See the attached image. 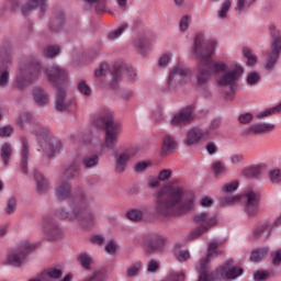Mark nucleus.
<instances>
[{
  "instance_id": "f257e3e1",
  "label": "nucleus",
  "mask_w": 281,
  "mask_h": 281,
  "mask_svg": "<svg viewBox=\"0 0 281 281\" xmlns=\"http://www.w3.org/2000/svg\"><path fill=\"white\" fill-rule=\"evenodd\" d=\"M43 71L57 89L56 110L74 113L77 109L76 99L67 101L66 92L69 75L67 74V70L61 69L58 66H50L48 69L44 70L38 61H30L27 64L21 63L16 71L15 89L23 91V89L29 87V85H32L34 80H38Z\"/></svg>"
},
{
  "instance_id": "f03ea898",
  "label": "nucleus",
  "mask_w": 281,
  "mask_h": 281,
  "mask_svg": "<svg viewBox=\"0 0 281 281\" xmlns=\"http://www.w3.org/2000/svg\"><path fill=\"white\" fill-rule=\"evenodd\" d=\"M79 171L80 168L76 164H72L64 171L61 183L56 188L55 193L58 201L68 200L72 214H69L65 209L60 207L57 209L56 216L63 220L78 221L81 227L89 229V227L95 225V216L89 211V203H91L92 199L87 196L82 190H79L77 194L71 193V183L68 181V179H74Z\"/></svg>"
},
{
  "instance_id": "7ed1b4c3",
  "label": "nucleus",
  "mask_w": 281,
  "mask_h": 281,
  "mask_svg": "<svg viewBox=\"0 0 281 281\" xmlns=\"http://www.w3.org/2000/svg\"><path fill=\"white\" fill-rule=\"evenodd\" d=\"M196 86L204 87L202 90L203 98H212V92L207 89V82L212 76H218L223 74L217 79L218 87H229L231 92L225 95L226 100H234V91L238 87V80L245 74V68L239 64H233L231 69L227 70V63L225 60L214 61L209 59L207 64L198 63L196 68Z\"/></svg>"
},
{
  "instance_id": "20e7f679",
  "label": "nucleus",
  "mask_w": 281,
  "mask_h": 281,
  "mask_svg": "<svg viewBox=\"0 0 281 281\" xmlns=\"http://www.w3.org/2000/svg\"><path fill=\"white\" fill-rule=\"evenodd\" d=\"M195 196L181 187L166 184L156 193V214L165 218L181 216L194 210Z\"/></svg>"
},
{
  "instance_id": "39448f33",
  "label": "nucleus",
  "mask_w": 281,
  "mask_h": 281,
  "mask_svg": "<svg viewBox=\"0 0 281 281\" xmlns=\"http://www.w3.org/2000/svg\"><path fill=\"white\" fill-rule=\"evenodd\" d=\"M223 239H213L207 245V255L205 258L201 259L200 263L196 267L199 281H214L218 280V278H223L224 280H237L243 276V268L234 267V261L228 260L222 267L216 270V273L210 271V260L215 258V256H221L223 254Z\"/></svg>"
},
{
  "instance_id": "423d86ee",
  "label": "nucleus",
  "mask_w": 281,
  "mask_h": 281,
  "mask_svg": "<svg viewBox=\"0 0 281 281\" xmlns=\"http://www.w3.org/2000/svg\"><path fill=\"white\" fill-rule=\"evenodd\" d=\"M92 124L95 128H104L105 131L102 148L111 150L117 146V139L122 135V124L113 120V112L110 109H101L98 116L92 121Z\"/></svg>"
},
{
  "instance_id": "0eeeda50",
  "label": "nucleus",
  "mask_w": 281,
  "mask_h": 281,
  "mask_svg": "<svg viewBox=\"0 0 281 281\" xmlns=\"http://www.w3.org/2000/svg\"><path fill=\"white\" fill-rule=\"evenodd\" d=\"M216 47H218V41L209 40L205 43V35L203 33H198L191 47V54L198 58V63H204L207 65V63L212 60V56H214Z\"/></svg>"
},
{
  "instance_id": "6e6552de",
  "label": "nucleus",
  "mask_w": 281,
  "mask_h": 281,
  "mask_svg": "<svg viewBox=\"0 0 281 281\" xmlns=\"http://www.w3.org/2000/svg\"><path fill=\"white\" fill-rule=\"evenodd\" d=\"M36 247H41V241L31 243L30 240H22L18 245L8 251L7 262L11 267H21L27 260V254L34 251Z\"/></svg>"
},
{
  "instance_id": "1a4fd4ad",
  "label": "nucleus",
  "mask_w": 281,
  "mask_h": 281,
  "mask_svg": "<svg viewBox=\"0 0 281 281\" xmlns=\"http://www.w3.org/2000/svg\"><path fill=\"white\" fill-rule=\"evenodd\" d=\"M37 140L41 145L43 153L49 158L56 157V155L60 154L63 149V142L57 138H52V134L49 133V128L40 127V131L35 133Z\"/></svg>"
},
{
  "instance_id": "9d476101",
  "label": "nucleus",
  "mask_w": 281,
  "mask_h": 281,
  "mask_svg": "<svg viewBox=\"0 0 281 281\" xmlns=\"http://www.w3.org/2000/svg\"><path fill=\"white\" fill-rule=\"evenodd\" d=\"M192 78V70L183 64H176L169 71L166 91H177L181 85H186Z\"/></svg>"
},
{
  "instance_id": "9b49d317",
  "label": "nucleus",
  "mask_w": 281,
  "mask_h": 281,
  "mask_svg": "<svg viewBox=\"0 0 281 281\" xmlns=\"http://www.w3.org/2000/svg\"><path fill=\"white\" fill-rule=\"evenodd\" d=\"M218 126H221V119H214L209 128H192L187 135L186 144L192 146V144H199L201 139H214L218 135Z\"/></svg>"
},
{
  "instance_id": "f8f14e48",
  "label": "nucleus",
  "mask_w": 281,
  "mask_h": 281,
  "mask_svg": "<svg viewBox=\"0 0 281 281\" xmlns=\"http://www.w3.org/2000/svg\"><path fill=\"white\" fill-rule=\"evenodd\" d=\"M245 202V212L248 213L249 216H254L258 212V193L254 192V190H248L240 195L226 196L222 200V205H234V203H238V201Z\"/></svg>"
},
{
  "instance_id": "ddd939ff",
  "label": "nucleus",
  "mask_w": 281,
  "mask_h": 281,
  "mask_svg": "<svg viewBox=\"0 0 281 281\" xmlns=\"http://www.w3.org/2000/svg\"><path fill=\"white\" fill-rule=\"evenodd\" d=\"M193 223L198 225V227L190 234L191 239L199 238L206 232H210V229L216 225L217 220L216 216H210V214L202 212L193 216Z\"/></svg>"
},
{
  "instance_id": "4468645a",
  "label": "nucleus",
  "mask_w": 281,
  "mask_h": 281,
  "mask_svg": "<svg viewBox=\"0 0 281 281\" xmlns=\"http://www.w3.org/2000/svg\"><path fill=\"white\" fill-rule=\"evenodd\" d=\"M122 76H125V78L130 82H135L137 78V71L132 66H128L124 63H119L114 65L112 70V82H111V89H117L120 85V80L122 79Z\"/></svg>"
},
{
  "instance_id": "2eb2a0df",
  "label": "nucleus",
  "mask_w": 281,
  "mask_h": 281,
  "mask_svg": "<svg viewBox=\"0 0 281 281\" xmlns=\"http://www.w3.org/2000/svg\"><path fill=\"white\" fill-rule=\"evenodd\" d=\"M12 63V49L10 46L0 47V87H7L10 82V71L8 65Z\"/></svg>"
},
{
  "instance_id": "dca6fc26",
  "label": "nucleus",
  "mask_w": 281,
  "mask_h": 281,
  "mask_svg": "<svg viewBox=\"0 0 281 281\" xmlns=\"http://www.w3.org/2000/svg\"><path fill=\"white\" fill-rule=\"evenodd\" d=\"M42 232L47 240H58L63 237V231L52 216H45L42 221Z\"/></svg>"
},
{
  "instance_id": "f3484780",
  "label": "nucleus",
  "mask_w": 281,
  "mask_h": 281,
  "mask_svg": "<svg viewBox=\"0 0 281 281\" xmlns=\"http://www.w3.org/2000/svg\"><path fill=\"white\" fill-rule=\"evenodd\" d=\"M194 120V106L188 105L171 117L172 126H186Z\"/></svg>"
},
{
  "instance_id": "a211bd4d",
  "label": "nucleus",
  "mask_w": 281,
  "mask_h": 281,
  "mask_svg": "<svg viewBox=\"0 0 281 281\" xmlns=\"http://www.w3.org/2000/svg\"><path fill=\"white\" fill-rule=\"evenodd\" d=\"M281 50V36H273L272 40V50L268 55V60L266 63V70L271 71L273 67H276V63H278V58L280 57Z\"/></svg>"
},
{
  "instance_id": "6ab92c4d",
  "label": "nucleus",
  "mask_w": 281,
  "mask_h": 281,
  "mask_svg": "<svg viewBox=\"0 0 281 281\" xmlns=\"http://www.w3.org/2000/svg\"><path fill=\"white\" fill-rule=\"evenodd\" d=\"M137 155V149H128L115 156V170L116 172H124L128 161Z\"/></svg>"
},
{
  "instance_id": "aec40b11",
  "label": "nucleus",
  "mask_w": 281,
  "mask_h": 281,
  "mask_svg": "<svg viewBox=\"0 0 281 281\" xmlns=\"http://www.w3.org/2000/svg\"><path fill=\"white\" fill-rule=\"evenodd\" d=\"M34 10H40L42 14H45L47 12V0H29L27 3L21 7L24 16L32 14Z\"/></svg>"
},
{
  "instance_id": "412c9836",
  "label": "nucleus",
  "mask_w": 281,
  "mask_h": 281,
  "mask_svg": "<svg viewBox=\"0 0 281 281\" xmlns=\"http://www.w3.org/2000/svg\"><path fill=\"white\" fill-rule=\"evenodd\" d=\"M276 128V125L271 123H255L247 127V134L263 135L265 133H271Z\"/></svg>"
},
{
  "instance_id": "4be33fe9",
  "label": "nucleus",
  "mask_w": 281,
  "mask_h": 281,
  "mask_svg": "<svg viewBox=\"0 0 281 281\" xmlns=\"http://www.w3.org/2000/svg\"><path fill=\"white\" fill-rule=\"evenodd\" d=\"M41 273H42L43 281L60 280V278H63V267L54 266V267L43 270Z\"/></svg>"
},
{
  "instance_id": "5701e85b",
  "label": "nucleus",
  "mask_w": 281,
  "mask_h": 281,
  "mask_svg": "<svg viewBox=\"0 0 281 281\" xmlns=\"http://www.w3.org/2000/svg\"><path fill=\"white\" fill-rule=\"evenodd\" d=\"M22 149H21V168L24 175H27V157L30 156V146L27 145V138L22 137Z\"/></svg>"
},
{
  "instance_id": "b1692460",
  "label": "nucleus",
  "mask_w": 281,
  "mask_h": 281,
  "mask_svg": "<svg viewBox=\"0 0 281 281\" xmlns=\"http://www.w3.org/2000/svg\"><path fill=\"white\" fill-rule=\"evenodd\" d=\"M33 98L38 106H45L49 100L47 99V92L43 88H35L33 90Z\"/></svg>"
},
{
  "instance_id": "393cba45",
  "label": "nucleus",
  "mask_w": 281,
  "mask_h": 281,
  "mask_svg": "<svg viewBox=\"0 0 281 281\" xmlns=\"http://www.w3.org/2000/svg\"><path fill=\"white\" fill-rule=\"evenodd\" d=\"M34 179L37 186V192H40V194H43V192H47V188H49V184L47 182V179H45V176H43V173L38 171H35Z\"/></svg>"
},
{
  "instance_id": "a878e982",
  "label": "nucleus",
  "mask_w": 281,
  "mask_h": 281,
  "mask_svg": "<svg viewBox=\"0 0 281 281\" xmlns=\"http://www.w3.org/2000/svg\"><path fill=\"white\" fill-rule=\"evenodd\" d=\"M175 148H177V142L175 140V137L171 135H165L162 139V155H166V153L175 151Z\"/></svg>"
},
{
  "instance_id": "bb28decb",
  "label": "nucleus",
  "mask_w": 281,
  "mask_h": 281,
  "mask_svg": "<svg viewBox=\"0 0 281 281\" xmlns=\"http://www.w3.org/2000/svg\"><path fill=\"white\" fill-rule=\"evenodd\" d=\"M65 25V14L63 12L59 15L50 21L49 30L52 32L58 33L63 31Z\"/></svg>"
},
{
  "instance_id": "cd10ccee",
  "label": "nucleus",
  "mask_w": 281,
  "mask_h": 281,
  "mask_svg": "<svg viewBox=\"0 0 281 281\" xmlns=\"http://www.w3.org/2000/svg\"><path fill=\"white\" fill-rule=\"evenodd\" d=\"M165 243L166 240L164 237L155 236L149 240L147 249H149V251H161V249H164Z\"/></svg>"
},
{
  "instance_id": "c85d7f7f",
  "label": "nucleus",
  "mask_w": 281,
  "mask_h": 281,
  "mask_svg": "<svg viewBox=\"0 0 281 281\" xmlns=\"http://www.w3.org/2000/svg\"><path fill=\"white\" fill-rule=\"evenodd\" d=\"M243 56L246 58V64L248 67H254L256 66V63H258V56L254 54V50H251L249 47L243 48Z\"/></svg>"
},
{
  "instance_id": "c756f323",
  "label": "nucleus",
  "mask_w": 281,
  "mask_h": 281,
  "mask_svg": "<svg viewBox=\"0 0 281 281\" xmlns=\"http://www.w3.org/2000/svg\"><path fill=\"white\" fill-rule=\"evenodd\" d=\"M18 126H25V124H36V119L30 112H22L16 120Z\"/></svg>"
},
{
  "instance_id": "7c9ffc66",
  "label": "nucleus",
  "mask_w": 281,
  "mask_h": 281,
  "mask_svg": "<svg viewBox=\"0 0 281 281\" xmlns=\"http://www.w3.org/2000/svg\"><path fill=\"white\" fill-rule=\"evenodd\" d=\"M0 156L4 166H8L10 164V157H12V144L4 143L1 147Z\"/></svg>"
},
{
  "instance_id": "2f4dec72",
  "label": "nucleus",
  "mask_w": 281,
  "mask_h": 281,
  "mask_svg": "<svg viewBox=\"0 0 281 281\" xmlns=\"http://www.w3.org/2000/svg\"><path fill=\"white\" fill-rule=\"evenodd\" d=\"M134 46L139 52V54H142V56H146V52H148L149 47L148 40H146V37H139L134 41Z\"/></svg>"
},
{
  "instance_id": "473e14b6",
  "label": "nucleus",
  "mask_w": 281,
  "mask_h": 281,
  "mask_svg": "<svg viewBox=\"0 0 281 281\" xmlns=\"http://www.w3.org/2000/svg\"><path fill=\"white\" fill-rule=\"evenodd\" d=\"M267 254H269V248H267V247L257 248V249L252 250L250 260L252 262H260V260H262V258H265L267 256Z\"/></svg>"
},
{
  "instance_id": "72a5a7b5",
  "label": "nucleus",
  "mask_w": 281,
  "mask_h": 281,
  "mask_svg": "<svg viewBox=\"0 0 281 281\" xmlns=\"http://www.w3.org/2000/svg\"><path fill=\"white\" fill-rule=\"evenodd\" d=\"M256 3V0H237V7L235 8V12L240 14V12H247L250 7Z\"/></svg>"
},
{
  "instance_id": "f704fd0d",
  "label": "nucleus",
  "mask_w": 281,
  "mask_h": 281,
  "mask_svg": "<svg viewBox=\"0 0 281 281\" xmlns=\"http://www.w3.org/2000/svg\"><path fill=\"white\" fill-rule=\"evenodd\" d=\"M100 161L98 155L87 156L81 160V164L85 168H95Z\"/></svg>"
},
{
  "instance_id": "c9c22d12",
  "label": "nucleus",
  "mask_w": 281,
  "mask_h": 281,
  "mask_svg": "<svg viewBox=\"0 0 281 281\" xmlns=\"http://www.w3.org/2000/svg\"><path fill=\"white\" fill-rule=\"evenodd\" d=\"M181 247H182V245L179 243L175 245L176 258H178L179 262H186V260H188V258H190V251L180 250Z\"/></svg>"
},
{
  "instance_id": "e433bc0d",
  "label": "nucleus",
  "mask_w": 281,
  "mask_h": 281,
  "mask_svg": "<svg viewBox=\"0 0 281 281\" xmlns=\"http://www.w3.org/2000/svg\"><path fill=\"white\" fill-rule=\"evenodd\" d=\"M262 172V166L257 165L254 167H248L243 170L244 177H260V173Z\"/></svg>"
},
{
  "instance_id": "4c0bfd02",
  "label": "nucleus",
  "mask_w": 281,
  "mask_h": 281,
  "mask_svg": "<svg viewBox=\"0 0 281 281\" xmlns=\"http://www.w3.org/2000/svg\"><path fill=\"white\" fill-rule=\"evenodd\" d=\"M77 89L81 95L89 98L92 93L91 86L86 80H80L77 85Z\"/></svg>"
},
{
  "instance_id": "58836bf2",
  "label": "nucleus",
  "mask_w": 281,
  "mask_h": 281,
  "mask_svg": "<svg viewBox=\"0 0 281 281\" xmlns=\"http://www.w3.org/2000/svg\"><path fill=\"white\" fill-rule=\"evenodd\" d=\"M128 30V23H123L120 29H116L109 33V40L110 41H117L122 34H124V31Z\"/></svg>"
},
{
  "instance_id": "ea45409f",
  "label": "nucleus",
  "mask_w": 281,
  "mask_h": 281,
  "mask_svg": "<svg viewBox=\"0 0 281 281\" xmlns=\"http://www.w3.org/2000/svg\"><path fill=\"white\" fill-rule=\"evenodd\" d=\"M170 60H172V53L166 52L158 59V67L161 69H166L170 65Z\"/></svg>"
},
{
  "instance_id": "a19ab883",
  "label": "nucleus",
  "mask_w": 281,
  "mask_h": 281,
  "mask_svg": "<svg viewBox=\"0 0 281 281\" xmlns=\"http://www.w3.org/2000/svg\"><path fill=\"white\" fill-rule=\"evenodd\" d=\"M126 216L130 221L137 222L144 218V212L142 210L132 209L127 211Z\"/></svg>"
},
{
  "instance_id": "79ce46f5",
  "label": "nucleus",
  "mask_w": 281,
  "mask_h": 281,
  "mask_svg": "<svg viewBox=\"0 0 281 281\" xmlns=\"http://www.w3.org/2000/svg\"><path fill=\"white\" fill-rule=\"evenodd\" d=\"M229 8H232V0H225L217 12L218 19H226L227 12H229Z\"/></svg>"
},
{
  "instance_id": "37998d69",
  "label": "nucleus",
  "mask_w": 281,
  "mask_h": 281,
  "mask_svg": "<svg viewBox=\"0 0 281 281\" xmlns=\"http://www.w3.org/2000/svg\"><path fill=\"white\" fill-rule=\"evenodd\" d=\"M88 5H95L97 12L106 10V0H83Z\"/></svg>"
},
{
  "instance_id": "c03bdc74",
  "label": "nucleus",
  "mask_w": 281,
  "mask_h": 281,
  "mask_svg": "<svg viewBox=\"0 0 281 281\" xmlns=\"http://www.w3.org/2000/svg\"><path fill=\"white\" fill-rule=\"evenodd\" d=\"M58 54H60V46L58 45L47 46L44 49V55L46 56V58H54L58 56Z\"/></svg>"
},
{
  "instance_id": "a18cd8bd",
  "label": "nucleus",
  "mask_w": 281,
  "mask_h": 281,
  "mask_svg": "<svg viewBox=\"0 0 281 281\" xmlns=\"http://www.w3.org/2000/svg\"><path fill=\"white\" fill-rule=\"evenodd\" d=\"M78 261L80 262L81 267H83V269H89L91 267V256L87 252H82L78 256Z\"/></svg>"
},
{
  "instance_id": "49530a36",
  "label": "nucleus",
  "mask_w": 281,
  "mask_h": 281,
  "mask_svg": "<svg viewBox=\"0 0 281 281\" xmlns=\"http://www.w3.org/2000/svg\"><path fill=\"white\" fill-rule=\"evenodd\" d=\"M246 82L249 87H256L260 82V74L251 71L246 77Z\"/></svg>"
},
{
  "instance_id": "de8ad7c7",
  "label": "nucleus",
  "mask_w": 281,
  "mask_h": 281,
  "mask_svg": "<svg viewBox=\"0 0 281 281\" xmlns=\"http://www.w3.org/2000/svg\"><path fill=\"white\" fill-rule=\"evenodd\" d=\"M212 170L215 177H221V175H225V172H227V169L225 168V164L221 161L213 162Z\"/></svg>"
},
{
  "instance_id": "09e8293b",
  "label": "nucleus",
  "mask_w": 281,
  "mask_h": 281,
  "mask_svg": "<svg viewBox=\"0 0 281 281\" xmlns=\"http://www.w3.org/2000/svg\"><path fill=\"white\" fill-rule=\"evenodd\" d=\"M192 22V16L183 15L179 21V30L180 32H188L190 29V23Z\"/></svg>"
},
{
  "instance_id": "8fccbe9b",
  "label": "nucleus",
  "mask_w": 281,
  "mask_h": 281,
  "mask_svg": "<svg viewBox=\"0 0 281 281\" xmlns=\"http://www.w3.org/2000/svg\"><path fill=\"white\" fill-rule=\"evenodd\" d=\"M239 183L238 180H234L233 182L226 183L222 190L223 192H225V194H234V192H236V190H238L239 188Z\"/></svg>"
},
{
  "instance_id": "3c124183",
  "label": "nucleus",
  "mask_w": 281,
  "mask_h": 281,
  "mask_svg": "<svg viewBox=\"0 0 281 281\" xmlns=\"http://www.w3.org/2000/svg\"><path fill=\"white\" fill-rule=\"evenodd\" d=\"M142 269V261H136L127 269V278H133L139 273Z\"/></svg>"
},
{
  "instance_id": "603ef678",
  "label": "nucleus",
  "mask_w": 281,
  "mask_h": 281,
  "mask_svg": "<svg viewBox=\"0 0 281 281\" xmlns=\"http://www.w3.org/2000/svg\"><path fill=\"white\" fill-rule=\"evenodd\" d=\"M269 179L271 183H280L281 181V170L278 168L271 169L269 171Z\"/></svg>"
},
{
  "instance_id": "864d4df0",
  "label": "nucleus",
  "mask_w": 281,
  "mask_h": 281,
  "mask_svg": "<svg viewBox=\"0 0 281 281\" xmlns=\"http://www.w3.org/2000/svg\"><path fill=\"white\" fill-rule=\"evenodd\" d=\"M106 71H109V64L106 63L101 64L99 69L94 71V78L97 79L98 82H100V78H102V76H104Z\"/></svg>"
},
{
  "instance_id": "5fc2aeb1",
  "label": "nucleus",
  "mask_w": 281,
  "mask_h": 281,
  "mask_svg": "<svg viewBox=\"0 0 281 281\" xmlns=\"http://www.w3.org/2000/svg\"><path fill=\"white\" fill-rule=\"evenodd\" d=\"M85 281H106V273L104 271H95L90 279Z\"/></svg>"
},
{
  "instance_id": "6e6d98bb",
  "label": "nucleus",
  "mask_w": 281,
  "mask_h": 281,
  "mask_svg": "<svg viewBox=\"0 0 281 281\" xmlns=\"http://www.w3.org/2000/svg\"><path fill=\"white\" fill-rule=\"evenodd\" d=\"M105 251L106 254H110V256L115 255V252L117 251V244L115 243V240H110L105 245Z\"/></svg>"
},
{
  "instance_id": "4d7b16f0",
  "label": "nucleus",
  "mask_w": 281,
  "mask_h": 281,
  "mask_svg": "<svg viewBox=\"0 0 281 281\" xmlns=\"http://www.w3.org/2000/svg\"><path fill=\"white\" fill-rule=\"evenodd\" d=\"M269 278H271V274L267 271H258L254 274L255 281H265L269 280Z\"/></svg>"
},
{
  "instance_id": "13d9d810",
  "label": "nucleus",
  "mask_w": 281,
  "mask_h": 281,
  "mask_svg": "<svg viewBox=\"0 0 281 281\" xmlns=\"http://www.w3.org/2000/svg\"><path fill=\"white\" fill-rule=\"evenodd\" d=\"M14 133V128L10 125L0 127V137H10Z\"/></svg>"
},
{
  "instance_id": "bf43d9fd",
  "label": "nucleus",
  "mask_w": 281,
  "mask_h": 281,
  "mask_svg": "<svg viewBox=\"0 0 281 281\" xmlns=\"http://www.w3.org/2000/svg\"><path fill=\"white\" fill-rule=\"evenodd\" d=\"M170 177H172V170L170 169H164L158 175L159 181H168Z\"/></svg>"
},
{
  "instance_id": "052dcab7",
  "label": "nucleus",
  "mask_w": 281,
  "mask_h": 281,
  "mask_svg": "<svg viewBox=\"0 0 281 281\" xmlns=\"http://www.w3.org/2000/svg\"><path fill=\"white\" fill-rule=\"evenodd\" d=\"M14 210H16V199L11 198L8 202L5 212L7 214H14Z\"/></svg>"
},
{
  "instance_id": "680f3d73",
  "label": "nucleus",
  "mask_w": 281,
  "mask_h": 281,
  "mask_svg": "<svg viewBox=\"0 0 281 281\" xmlns=\"http://www.w3.org/2000/svg\"><path fill=\"white\" fill-rule=\"evenodd\" d=\"M251 120H254V115H251V113H244V114L239 115V117H238V122L240 124H249V122H251Z\"/></svg>"
},
{
  "instance_id": "e2e57ef3",
  "label": "nucleus",
  "mask_w": 281,
  "mask_h": 281,
  "mask_svg": "<svg viewBox=\"0 0 281 281\" xmlns=\"http://www.w3.org/2000/svg\"><path fill=\"white\" fill-rule=\"evenodd\" d=\"M157 269H159V261L149 260V262L147 263V271L149 273H155V271H157Z\"/></svg>"
},
{
  "instance_id": "0e129e2a",
  "label": "nucleus",
  "mask_w": 281,
  "mask_h": 281,
  "mask_svg": "<svg viewBox=\"0 0 281 281\" xmlns=\"http://www.w3.org/2000/svg\"><path fill=\"white\" fill-rule=\"evenodd\" d=\"M148 166H150V161H148V160L137 162L136 166H135V171L136 172H144V170H146V168H148Z\"/></svg>"
},
{
  "instance_id": "69168bd1",
  "label": "nucleus",
  "mask_w": 281,
  "mask_h": 281,
  "mask_svg": "<svg viewBox=\"0 0 281 281\" xmlns=\"http://www.w3.org/2000/svg\"><path fill=\"white\" fill-rule=\"evenodd\" d=\"M214 203V199L212 196H204L201 201H200V205L202 207H212V204Z\"/></svg>"
},
{
  "instance_id": "338daca9",
  "label": "nucleus",
  "mask_w": 281,
  "mask_h": 281,
  "mask_svg": "<svg viewBox=\"0 0 281 281\" xmlns=\"http://www.w3.org/2000/svg\"><path fill=\"white\" fill-rule=\"evenodd\" d=\"M272 263L276 266L281 263V249H279L274 254H272Z\"/></svg>"
},
{
  "instance_id": "774afa93",
  "label": "nucleus",
  "mask_w": 281,
  "mask_h": 281,
  "mask_svg": "<svg viewBox=\"0 0 281 281\" xmlns=\"http://www.w3.org/2000/svg\"><path fill=\"white\" fill-rule=\"evenodd\" d=\"M265 232H269V225H263L255 229V236H260L261 234H265Z\"/></svg>"
}]
</instances>
